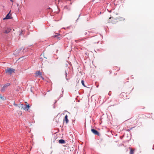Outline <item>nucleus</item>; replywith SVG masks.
I'll return each mask as SVG.
<instances>
[{
	"mask_svg": "<svg viewBox=\"0 0 154 154\" xmlns=\"http://www.w3.org/2000/svg\"><path fill=\"white\" fill-rule=\"evenodd\" d=\"M64 120L65 122H66V124H67L69 122V120L68 119V116L66 115L65 116Z\"/></svg>",
	"mask_w": 154,
	"mask_h": 154,
	"instance_id": "obj_8",
	"label": "nucleus"
},
{
	"mask_svg": "<svg viewBox=\"0 0 154 154\" xmlns=\"http://www.w3.org/2000/svg\"><path fill=\"white\" fill-rule=\"evenodd\" d=\"M57 101H56L54 102V106H53V108H55V105H54V104L56 103L57 102Z\"/></svg>",
	"mask_w": 154,
	"mask_h": 154,
	"instance_id": "obj_19",
	"label": "nucleus"
},
{
	"mask_svg": "<svg viewBox=\"0 0 154 154\" xmlns=\"http://www.w3.org/2000/svg\"><path fill=\"white\" fill-rule=\"evenodd\" d=\"M11 85L10 83H7L4 85L1 88V92H4L6 90L7 88L10 85Z\"/></svg>",
	"mask_w": 154,
	"mask_h": 154,
	"instance_id": "obj_2",
	"label": "nucleus"
},
{
	"mask_svg": "<svg viewBox=\"0 0 154 154\" xmlns=\"http://www.w3.org/2000/svg\"><path fill=\"white\" fill-rule=\"evenodd\" d=\"M98 86H99V85H98L97 86V88H98Z\"/></svg>",
	"mask_w": 154,
	"mask_h": 154,
	"instance_id": "obj_24",
	"label": "nucleus"
},
{
	"mask_svg": "<svg viewBox=\"0 0 154 154\" xmlns=\"http://www.w3.org/2000/svg\"><path fill=\"white\" fill-rule=\"evenodd\" d=\"M11 2H13V0H11Z\"/></svg>",
	"mask_w": 154,
	"mask_h": 154,
	"instance_id": "obj_23",
	"label": "nucleus"
},
{
	"mask_svg": "<svg viewBox=\"0 0 154 154\" xmlns=\"http://www.w3.org/2000/svg\"><path fill=\"white\" fill-rule=\"evenodd\" d=\"M107 10L108 11H109V12L110 13H111L112 11V10H110V11H109L108 9H107Z\"/></svg>",
	"mask_w": 154,
	"mask_h": 154,
	"instance_id": "obj_21",
	"label": "nucleus"
},
{
	"mask_svg": "<svg viewBox=\"0 0 154 154\" xmlns=\"http://www.w3.org/2000/svg\"><path fill=\"white\" fill-rule=\"evenodd\" d=\"M11 30V29L10 28H7L3 31V32L6 34L9 33Z\"/></svg>",
	"mask_w": 154,
	"mask_h": 154,
	"instance_id": "obj_6",
	"label": "nucleus"
},
{
	"mask_svg": "<svg viewBox=\"0 0 154 154\" xmlns=\"http://www.w3.org/2000/svg\"><path fill=\"white\" fill-rule=\"evenodd\" d=\"M13 105L16 106H18V105L16 104L14 102L13 104Z\"/></svg>",
	"mask_w": 154,
	"mask_h": 154,
	"instance_id": "obj_18",
	"label": "nucleus"
},
{
	"mask_svg": "<svg viewBox=\"0 0 154 154\" xmlns=\"http://www.w3.org/2000/svg\"><path fill=\"white\" fill-rule=\"evenodd\" d=\"M91 131L94 134L96 135H97L98 136L100 135V133L96 129L94 128L92 129H91Z\"/></svg>",
	"mask_w": 154,
	"mask_h": 154,
	"instance_id": "obj_4",
	"label": "nucleus"
},
{
	"mask_svg": "<svg viewBox=\"0 0 154 154\" xmlns=\"http://www.w3.org/2000/svg\"><path fill=\"white\" fill-rule=\"evenodd\" d=\"M58 142L60 144H64L65 143V141L63 139H60L59 140Z\"/></svg>",
	"mask_w": 154,
	"mask_h": 154,
	"instance_id": "obj_9",
	"label": "nucleus"
},
{
	"mask_svg": "<svg viewBox=\"0 0 154 154\" xmlns=\"http://www.w3.org/2000/svg\"><path fill=\"white\" fill-rule=\"evenodd\" d=\"M134 150H133L132 149H131L130 150V154H134Z\"/></svg>",
	"mask_w": 154,
	"mask_h": 154,
	"instance_id": "obj_16",
	"label": "nucleus"
},
{
	"mask_svg": "<svg viewBox=\"0 0 154 154\" xmlns=\"http://www.w3.org/2000/svg\"><path fill=\"white\" fill-rule=\"evenodd\" d=\"M21 107L22 108H23L24 110L26 109L28 110L30 106H29V104L23 105V104H21Z\"/></svg>",
	"mask_w": 154,
	"mask_h": 154,
	"instance_id": "obj_3",
	"label": "nucleus"
},
{
	"mask_svg": "<svg viewBox=\"0 0 154 154\" xmlns=\"http://www.w3.org/2000/svg\"><path fill=\"white\" fill-rule=\"evenodd\" d=\"M15 70L14 69L7 67L6 69H5V72L6 74L11 75L13 73H15Z\"/></svg>",
	"mask_w": 154,
	"mask_h": 154,
	"instance_id": "obj_1",
	"label": "nucleus"
},
{
	"mask_svg": "<svg viewBox=\"0 0 154 154\" xmlns=\"http://www.w3.org/2000/svg\"><path fill=\"white\" fill-rule=\"evenodd\" d=\"M65 78H66V80L67 81L69 80V78H67V73L66 71L65 72Z\"/></svg>",
	"mask_w": 154,
	"mask_h": 154,
	"instance_id": "obj_14",
	"label": "nucleus"
},
{
	"mask_svg": "<svg viewBox=\"0 0 154 154\" xmlns=\"http://www.w3.org/2000/svg\"><path fill=\"white\" fill-rule=\"evenodd\" d=\"M41 78H42L43 79H44V78L41 75Z\"/></svg>",
	"mask_w": 154,
	"mask_h": 154,
	"instance_id": "obj_22",
	"label": "nucleus"
},
{
	"mask_svg": "<svg viewBox=\"0 0 154 154\" xmlns=\"http://www.w3.org/2000/svg\"><path fill=\"white\" fill-rule=\"evenodd\" d=\"M75 42H79V40H75Z\"/></svg>",
	"mask_w": 154,
	"mask_h": 154,
	"instance_id": "obj_20",
	"label": "nucleus"
},
{
	"mask_svg": "<svg viewBox=\"0 0 154 154\" xmlns=\"http://www.w3.org/2000/svg\"><path fill=\"white\" fill-rule=\"evenodd\" d=\"M0 98L3 100H6V98L5 97L3 96L1 94H0Z\"/></svg>",
	"mask_w": 154,
	"mask_h": 154,
	"instance_id": "obj_10",
	"label": "nucleus"
},
{
	"mask_svg": "<svg viewBox=\"0 0 154 154\" xmlns=\"http://www.w3.org/2000/svg\"><path fill=\"white\" fill-rule=\"evenodd\" d=\"M20 38V37H19V38H18V39H19Z\"/></svg>",
	"mask_w": 154,
	"mask_h": 154,
	"instance_id": "obj_25",
	"label": "nucleus"
},
{
	"mask_svg": "<svg viewBox=\"0 0 154 154\" xmlns=\"http://www.w3.org/2000/svg\"><path fill=\"white\" fill-rule=\"evenodd\" d=\"M10 11L7 14L5 17L3 18V20L10 19L11 18V16L10 15Z\"/></svg>",
	"mask_w": 154,
	"mask_h": 154,
	"instance_id": "obj_5",
	"label": "nucleus"
},
{
	"mask_svg": "<svg viewBox=\"0 0 154 154\" xmlns=\"http://www.w3.org/2000/svg\"><path fill=\"white\" fill-rule=\"evenodd\" d=\"M62 94H61L60 95V98H61V97H62L63 96V92H64V90L63 88H62Z\"/></svg>",
	"mask_w": 154,
	"mask_h": 154,
	"instance_id": "obj_15",
	"label": "nucleus"
},
{
	"mask_svg": "<svg viewBox=\"0 0 154 154\" xmlns=\"http://www.w3.org/2000/svg\"><path fill=\"white\" fill-rule=\"evenodd\" d=\"M18 33L19 34V36H21V35H23L24 34V33H23V31L22 30L21 31H19L18 32Z\"/></svg>",
	"mask_w": 154,
	"mask_h": 154,
	"instance_id": "obj_13",
	"label": "nucleus"
},
{
	"mask_svg": "<svg viewBox=\"0 0 154 154\" xmlns=\"http://www.w3.org/2000/svg\"><path fill=\"white\" fill-rule=\"evenodd\" d=\"M20 38V37H19V38H18V39H19Z\"/></svg>",
	"mask_w": 154,
	"mask_h": 154,
	"instance_id": "obj_27",
	"label": "nucleus"
},
{
	"mask_svg": "<svg viewBox=\"0 0 154 154\" xmlns=\"http://www.w3.org/2000/svg\"><path fill=\"white\" fill-rule=\"evenodd\" d=\"M81 83L82 84V85L84 87H86L85 85L84 84V82L83 80H82L81 81Z\"/></svg>",
	"mask_w": 154,
	"mask_h": 154,
	"instance_id": "obj_17",
	"label": "nucleus"
},
{
	"mask_svg": "<svg viewBox=\"0 0 154 154\" xmlns=\"http://www.w3.org/2000/svg\"><path fill=\"white\" fill-rule=\"evenodd\" d=\"M35 73L36 75L37 76L38 75L41 76L42 75V73L41 72H40V71H36Z\"/></svg>",
	"mask_w": 154,
	"mask_h": 154,
	"instance_id": "obj_11",
	"label": "nucleus"
},
{
	"mask_svg": "<svg viewBox=\"0 0 154 154\" xmlns=\"http://www.w3.org/2000/svg\"><path fill=\"white\" fill-rule=\"evenodd\" d=\"M92 32L90 31L86 30V32L85 33V35L91 36Z\"/></svg>",
	"mask_w": 154,
	"mask_h": 154,
	"instance_id": "obj_7",
	"label": "nucleus"
},
{
	"mask_svg": "<svg viewBox=\"0 0 154 154\" xmlns=\"http://www.w3.org/2000/svg\"><path fill=\"white\" fill-rule=\"evenodd\" d=\"M20 38V37H19V38H18V39H19Z\"/></svg>",
	"mask_w": 154,
	"mask_h": 154,
	"instance_id": "obj_26",
	"label": "nucleus"
},
{
	"mask_svg": "<svg viewBox=\"0 0 154 154\" xmlns=\"http://www.w3.org/2000/svg\"><path fill=\"white\" fill-rule=\"evenodd\" d=\"M60 35V34H58L57 35H54L52 36L54 38H57L58 39H60V37H59V36Z\"/></svg>",
	"mask_w": 154,
	"mask_h": 154,
	"instance_id": "obj_12",
	"label": "nucleus"
}]
</instances>
